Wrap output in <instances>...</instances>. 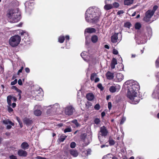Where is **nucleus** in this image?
<instances>
[{"label":"nucleus","instance_id":"nucleus-30","mask_svg":"<svg viewBox=\"0 0 159 159\" xmlns=\"http://www.w3.org/2000/svg\"><path fill=\"white\" fill-rule=\"evenodd\" d=\"M66 39V40H69L70 39V37L69 35H66L65 37L63 35H61L58 38V40H65Z\"/></svg>","mask_w":159,"mask_h":159},{"label":"nucleus","instance_id":"nucleus-57","mask_svg":"<svg viewBox=\"0 0 159 159\" xmlns=\"http://www.w3.org/2000/svg\"><path fill=\"white\" fill-rule=\"evenodd\" d=\"M17 91L19 92V93L18 94V96L19 97V99H20L21 98V95H20L21 91L20 90L18 89Z\"/></svg>","mask_w":159,"mask_h":159},{"label":"nucleus","instance_id":"nucleus-47","mask_svg":"<svg viewBox=\"0 0 159 159\" xmlns=\"http://www.w3.org/2000/svg\"><path fill=\"white\" fill-rule=\"evenodd\" d=\"M98 36L95 35H93L91 37V40H98Z\"/></svg>","mask_w":159,"mask_h":159},{"label":"nucleus","instance_id":"nucleus-25","mask_svg":"<svg viewBox=\"0 0 159 159\" xmlns=\"http://www.w3.org/2000/svg\"><path fill=\"white\" fill-rule=\"evenodd\" d=\"M70 154L74 157H77L78 155V152L76 150L74 149L70 150Z\"/></svg>","mask_w":159,"mask_h":159},{"label":"nucleus","instance_id":"nucleus-29","mask_svg":"<svg viewBox=\"0 0 159 159\" xmlns=\"http://www.w3.org/2000/svg\"><path fill=\"white\" fill-rule=\"evenodd\" d=\"M134 0H125L124 3L125 5H129L133 4Z\"/></svg>","mask_w":159,"mask_h":159},{"label":"nucleus","instance_id":"nucleus-20","mask_svg":"<svg viewBox=\"0 0 159 159\" xmlns=\"http://www.w3.org/2000/svg\"><path fill=\"white\" fill-rule=\"evenodd\" d=\"M17 154L20 157H25L27 155V152L21 149L18 151Z\"/></svg>","mask_w":159,"mask_h":159},{"label":"nucleus","instance_id":"nucleus-62","mask_svg":"<svg viewBox=\"0 0 159 159\" xmlns=\"http://www.w3.org/2000/svg\"><path fill=\"white\" fill-rule=\"evenodd\" d=\"M36 158L37 159H46V158L44 157H42L40 156H37L36 157Z\"/></svg>","mask_w":159,"mask_h":159},{"label":"nucleus","instance_id":"nucleus-32","mask_svg":"<svg viewBox=\"0 0 159 159\" xmlns=\"http://www.w3.org/2000/svg\"><path fill=\"white\" fill-rule=\"evenodd\" d=\"M21 38L18 35H15L11 37L9 40H20Z\"/></svg>","mask_w":159,"mask_h":159},{"label":"nucleus","instance_id":"nucleus-14","mask_svg":"<svg viewBox=\"0 0 159 159\" xmlns=\"http://www.w3.org/2000/svg\"><path fill=\"white\" fill-rule=\"evenodd\" d=\"M159 94V87L157 86L153 91L152 94V97L153 98H158Z\"/></svg>","mask_w":159,"mask_h":159},{"label":"nucleus","instance_id":"nucleus-17","mask_svg":"<svg viewBox=\"0 0 159 159\" xmlns=\"http://www.w3.org/2000/svg\"><path fill=\"white\" fill-rule=\"evenodd\" d=\"M122 35L120 33H115L111 37V40H121Z\"/></svg>","mask_w":159,"mask_h":159},{"label":"nucleus","instance_id":"nucleus-37","mask_svg":"<svg viewBox=\"0 0 159 159\" xmlns=\"http://www.w3.org/2000/svg\"><path fill=\"white\" fill-rule=\"evenodd\" d=\"M141 27V25L139 23H137L135 25V27L136 29H139Z\"/></svg>","mask_w":159,"mask_h":159},{"label":"nucleus","instance_id":"nucleus-15","mask_svg":"<svg viewBox=\"0 0 159 159\" xmlns=\"http://www.w3.org/2000/svg\"><path fill=\"white\" fill-rule=\"evenodd\" d=\"M111 2V1L109 0H106L105 2L106 5L104 7V9L107 10H108L113 8V6L112 4H109V2Z\"/></svg>","mask_w":159,"mask_h":159},{"label":"nucleus","instance_id":"nucleus-3","mask_svg":"<svg viewBox=\"0 0 159 159\" xmlns=\"http://www.w3.org/2000/svg\"><path fill=\"white\" fill-rule=\"evenodd\" d=\"M7 16L12 23L17 22L20 19V13L18 12L17 10H9L7 14Z\"/></svg>","mask_w":159,"mask_h":159},{"label":"nucleus","instance_id":"nucleus-40","mask_svg":"<svg viewBox=\"0 0 159 159\" xmlns=\"http://www.w3.org/2000/svg\"><path fill=\"white\" fill-rule=\"evenodd\" d=\"M146 43V40H137L136 42V43L138 44L144 43Z\"/></svg>","mask_w":159,"mask_h":159},{"label":"nucleus","instance_id":"nucleus-60","mask_svg":"<svg viewBox=\"0 0 159 159\" xmlns=\"http://www.w3.org/2000/svg\"><path fill=\"white\" fill-rule=\"evenodd\" d=\"M100 80L99 79L98 77H96V78L94 79V80H93L94 81V82L95 83H97L98 82H99Z\"/></svg>","mask_w":159,"mask_h":159},{"label":"nucleus","instance_id":"nucleus-50","mask_svg":"<svg viewBox=\"0 0 159 159\" xmlns=\"http://www.w3.org/2000/svg\"><path fill=\"white\" fill-rule=\"evenodd\" d=\"M9 158L10 159H17L16 157L13 155L10 156Z\"/></svg>","mask_w":159,"mask_h":159},{"label":"nucleus","instance_id":"nucleus-16","mask_svg":"<svg viewBox=\"0 0 159 159\" xmlns=\"http://www.w3.org/2000/svg\"><path fill=\"white\" fill-rule=\"evenodd\" d=\"M124 78V76L123 74L120 73H117L116 74L115 80L116 82H120L122 81Z\"/></svg>","mask_w":159,"mask_h":159},{"label":"nucleus","instance_id":"nucleus-19","mask_svg":"<svg viewBox=\"0 0 159 159\" xmlns=\"http://www.w3.org/2000/svg\"><path fill=\"white\" fill-rule=\"evenodd\" d=\"M96 32V29L95 28L91 27L87 28L84 30V33L85 34L86 33L91 34L95 33Z\"/></svg>","mask_w":159,"mask_h":159},{"label":"nucleus","instance_id":"nucleus-11","mask_svg":"<svg viewBox=\"0 0 159 159\" xmlns=\"http://www.w3.org/2000/svg\"><path fill=\"white\" fill-rule=\"evenodd\" d=\"M153 12H152L151 10H148L146 13V16L143 18V20L146 22H148L149 19L151 18L154 14Z\"/></svg>","mask_w":159,"mask_h":159},{"label":"nucleus","instance_id":"nucleus-63","mask_svg":"<svg viewBox=\"0 0 159 159\" xmlns=\"http://www.w3.org/2000/svg\"><path fill=\"white\" fill-rule=\"evenodd\" d=\"M12 101L14 102H15L16 101V98L15 97H12Z\"/></svg>","mask_w":159,"mask_h":159},{"label":"nucleus","instance_id":"nucleus-7","mask_svg":"<svg viewBox=\"0 0 159 159\" xmlns=\"http://www.w3.org/2000/svg\"><path fill=\"white\" fill-rule=\"evenodd\" d=\"M81 56L83 59L87 62H93L94 60L92 56L89 55L88 53L86 52H83L81 54Z\"/></svg>","mask_w":159,"mask_h":159},{"label":"nucleus","instance_id":"nucleus-33","mask_svg":"<svg viewBox=\"0 0 159 159\" xmlns=\"http://www.w3.org/2000/svg\"><path fill=\"white\" fill-rule=\"evenodd\" d=\"M34 113L36 116H39L41 115L42 112L40 110H37L34 111Z\"/></svg>","mask_w":159,"mask_h":159},{"label":"nucleus","instance_id":"nucleus-53","mask_svg":"<svg viewBox=\"0 0 159 159\" xmlns=\"http://www.w3.org/2000/svg\"><path fill=\"white\" fill-rule=\"evenodd\" d=\"M10 106L8 107V111L9 112H11L13 111V110Z\"/></svg>","mask_w":159,"mask_h":159},{"label":"nucleus","instance_id":"nucleus-55","mask_svg":"<svg viewBox=\"0 0 159 159\" xmlns=\"http://www.w3.org/2000/svg\"><path fill=\"white\" fill-rule=\"evenodd\" d=\"M118 51L117 50L115 49H114L113 50V53L114 54H115V55H117L118 54Z\"/></svg>","mask_w":159,"mask_h":159},{"label":"nucleus","instance_id":"nucleus-18","mask_svg":"<svg viewBox=\"0 0 159 159\" xmlns=\"http://www.w3.org/2000/svg\"><path fill=\"white\" fill-rule=\"evenodd\" d=\"M3 122L4 124L7 125V128L8 129H10L11 127V126L14 125V123L9 120H3Z\"/></svg>","mask_w":159,"mask_h":159},{"label":"nucleus","instance_id":"nucleus-34","mask_svg":"<svg viewBox=\"0 0 159 159\" xmlns=\"http://www.w3.org/2000/svg\"><path fill=\"white\" fill-rule=\"evenodd\" d=\"M97 75L95 73H93L91 75L90 79L92 81H93L97 77Z\"/></svg>","mask_w":159,"mask_h":159},{"label":"nucleus","instance_id":"nucleus-61","mask_svg":"<svg viewBox=\"0 0 159 159\" xmlns=\"http://www.w3.org/2000/svg\"><path fill=\"white\" fill-rule=\"evenodd\" d=\"M25 72L27 73H29L30 72V70L28 67H26L25 68Z\"/></svg>","mask_w":159,"mask_h":159},{"label":"nucleus","instance_id":"nucleus-28","mask_svg":"<svg viewBox=\"0 0 159 159\" xmlns=\"http://www.w3.org/2000/svg\"><path fill=\"white\" fill-rule=\"evenodd\" d=\"M86 98L88 100L91 101L94 98V96L93 93H90L87 94Z\"/></svg>","mask_w":159,"mask_h":159},{"label":"nucleus","instance_id":"nucleus-22","mask_svg":"<svg viewBox=\"0 0 159 159\" xmlns=\"http://www.w3.org/2000/svg\"><path fill=\"white\" fill-rule=\"evenodd\" d=\"M23 122L27 126H29L32 123V120L27 118H25L23 119Z\"/></svg>","mask_w":159,"mask_h":159},{"label":"nucleus","instance_id":"nucleus-12","mask_svg":"<svg viewBox=\"0 0 159 159\" xmlns=\"http://www.w3.org/2000/svg\"><path fill=\"white\" fill-rule=\"evenodd\" d=\"M120 86L118 84L114 85L111 86L109 89L110 91L112 93L118 92L120 89Z\"/></svg>","mask_w":159,"mask_h":159},{"label":"nucleus","instance_id":"nucleus-39","mask_svg":"<svg viewBox=\"0 0 159 159\" xmlns=\"http://www.w3.org/2000/svg\"><path fill=\"white\" fill-rule=\"evenodd\" d=\"M71 122L75 124L76 127H78L80 125L78 123L76 120H72Z\"/></svg>","mask_w":159,"mask_h":159},{"label":"nucleus","instance_id":"nucleus-64","mask_svg":"<svg viewBox=\"0 0 159 159\" xmlns=\"http://www.w3.org/2000/svg\"><path fill=\"white\" fill-rule=\"evenodd\" d=\"M156 65L157 67H159V62H156Z\"/></svg>","mask_w":159,"mask_h":159},{"label":"nucleus","instance_id":"nucleus-4","mask_svg":"<svg viewBox=\"0 0 159 159\" xmlns=\"http://www.w3.org/2000/svg\"><path fill=\"white\" fill-rule=\"evenodd\" d=\"M127 96L129 99V102L131 104H137L140 100L138 93L134 91L133 93L127 92Z\"/></svg>","mask_w":159,"mask_h":159},{"label":"nucleus","instance_id":"nucleus-43","mask_svg":"<svg viewBox=\"0 0 159 159\" xmlns=\"http://www.w3.org/2000/svg\"><path fill=\"white\" fill-rule=\"evenodd\" d=\"M111 63L114 64L115 65H116L117 64V60L115 58H113L112 59V61H111Z\"/></svg>","mask_w":159,"mask_h":159},{"label":"nucleus","instance_id":"nucleus-5","mask_svg":"<svg viewBox=\"0 0 159 159\" xmlns=\"http://www.w3.org/2000/svg\"><path fill=\"white\" fill-rule=\"evenodd\" d=\"M108 131L105 126L100 127V130L98 134V138L100 141L102 140V137H105L107 135Z\"/></svg>","mask_w":159,"mask_h":159},{"label":"nucleus","instance_id":"nucleus-38","mask_svg":"<svg viewBox=\"0 0 159 159\" xmlns=\"http://www.w3.org/2000/svg\"><path fill=\"white\" fill-rule=\"evenodd\" d=\"M67 137V136L66 135H62L61 136L59 139L60 141L62 142H63Z\"/></svg>","mask_w":159,"mask_h":159},{"label":"nucleus","instance_id":"nucleus-59","mask_svg":"<svg viewBox=\"0 0 159 159\" xmlns=\"http://www.w3.org/2000/svg\"><path fill=\"white\" fill-rule=\"evenodd\" d=\"M18 84L20 85H21L22 84V83L21 80V79H19L18 80Z\"/></svg>","mask_w":159,"mask_h":159},{"label":"nucleus","instance_id":"nucleus-9","mask_svg":"<svg viewBox=\"0 0 159 159\" xmlns=\"http://www.w3.org/2000/svg\"><path fill=\"white\" fill-rule=\"evenodd\" d=\"M75 111V109L71 106H67L65 109V114L68 115H72Z\"/></svg>","mask_w":159,"mask_h":159},{"label":"nucleus","instance_id":"nucleus-52","mask_svg":"<svg viewBox=\"0 0 159 159\" xmlns=\"http://www.w3.org/2000/svg\"><path fill=\"white\" fill-rule=\"evenodd\" d=\"M17 82V80L15 79L14 81H12L11 82V85H15L16 84Z\"/></svg>","mask_w":159,"mask_h":159},{"label":"nucleus","instance_id":"nucleus-46","mask_svg":"<svg viewBox=\"0 0 159 159\" xmlns=\"http://www.w3.org/2000/svg\"><path fill=\"white\" fill-rule=\"evenodd\" d=\"M100 122V120L98 118H96L94 120V123L97 125Z\"/></svg>","mask_w":159,"mask_h":159},{"label":"nucleus","instance_id":"nucleus-23","mask_svg":"<svg viewBox=\"0 0 159 159\" xmlns=\"http://www.w3.org/2000/svg\"><path fill=\"white\" fill-rule=\"evenodd\" d=\"M19 33L21 34L22 36V38L23 37V36L25 37H24V38H23L22 39H27V37H28V33L26 32L25 31H23L21 30H20L19 31Z\"/></svg>","mask_w":159,"mask_h":159},{"label":"nucleus","instance_id":"nucleus-35","mask_svg":"<svg viewBox=\"0 0 159 159\" xmlns=\"http://www.w3.org/2000/svg\"><path fill=\"white\" fill-rule=\"evenodd\" d=\"M72 131V129L70 127H68L64 129V133L70 132Z\"/></svg>","mask_w":159,"mask_h":159},{"label":"nucleus","instance_id":"nucleus-56","mask_svg":"<svg viewBox=\"0 0 159 159\" xmlns=\"http://www.w3.org/2000/svg\"><path fill=\"white\" fill-rule=\"evenodd\" d=\"M108 108L109 110H110L111 108V102H109L108 104Z\"/></svg>","mask_w":159,"mask_h":159},{"label":"nucleus","instance_id":"nucleus-48","mask_svg":"<svg viewBox=\"0 0 159 159\" xmlns=\"http://www.w3.org/2000/svg\"><path fill=\"white\" fill-rule=\"evenodd\" d=\"M75 143L74 142H73L70 143V147L72 148H74L75 147Z\"/></svg>","mask_w":159,"mask_h":159},{"label":"nucleus","instance_id":"nucleus-27","mask_svg":"<svg viewBox=\"0 0 159 159\" xmlns=\"http://www.w3.org/2000/svg\"><path fill=\"white\" fill-rule=\"evenodd\" d=\"M21 147L23 149L26 150L28 148L29 145L27 143L24 142L21 144Z\"/></svg>","mask_w":159,"mask_h":159},{"label":"nucleus","instance_id":"nucleus-26","mask_svg":"<svg viewBox=\"0 0 159 159\" xmlns=\"http://www.w3.org/2000/svg\"><path fill=\"white\" fill-rule=\"evenodd\" d=\"M106 76L107 79L112 80L114 77V74L108 71L106 74Z\"/></svg>","mask_w":159,"mask_h":159},{"label":"nucleus","instance_id":"nucleus-8","mask_svg":"<svg viewBox=\"0 0 159 159\" xmlns=\"http://www.w3.org/2000/svg\"><path fill=\"white\" fill-rule=\"evenodd\" d=\"M26 11L29 12L34 8V3L30 1L26 2L25 3Z\"/></svg>","mask_w":159,"mask_h":159},{"label":"nucleus","instance_id":"nucleus-58","mask_svg":"<svg viewBox=\"0 0 159 159\" xmlns=\"http://www.w3.org/2000/svg\"><path fill=\"white\" fill-rule=\"evenodd\" d=\"M66 48H69V40H66Z\"/></svg>","mask_w":159,"mask_h":159},{"label":"nucleus","instance_id":"nucleus-44","mask_svg":"<svg viewBox=\"0 0 159 159\" xmlns=\"http://www.w3.org/2000/svg\"><path fill=\"white\" fill-rule=\"evenodd\" d=\"M113 6V7L117 8L119 6V4L118 3L116 2H115L112 4Z\"/></svg>","mask_w":159,"mask_h":159},{"label":"nucleus","instance_id":"nucleus-51","mask_svg":"<svg viewBox=\"0 0 159 159\" xmlns=\"http://www.w3.org/2000/svg\"><path fill=\"white\" fill-rule=\"evenodd\" d=\"M126 120V118L125 117H123L121 120V121H120V124H123V123H124V122Z\"/></svg>","mask_w":159,"mask_h":159},{"label":"nucleus","instance_id":"nucleus-54","mask_svg":"<svg viewBox=\"0 0 159 159\" xmlns=\"http://www.w3.org/2000/svg\"><path fill=\"white\" fill-rule=\"evenodd\" d=\"M86 153L87 154V155L90 154L91 152V150L89 149H87L86 151Z\"/></svg>","mask_w":159,"mask_h":159},{"label":"nucleus","instance_id":"nucleus-42","mask_svg":"<svg viewBox=\"0 0 159 159\" xmlns=\"http://www.w3.org/2000/svg\"><path fill=\"white\" fill-rule=\"evenodd\" d=\"M97 87L100 89L101 91H102L104 89V88L102 86L101 84H99L97 85Z\"/></svg>","mask_w":159,"mask_h":159},{"label":"nucleus","instance_id":"nucleus-45","mask_svg":"<svg viewBox=\"0 0 159 159\" xmlns=\"http://www.w3.org/2000/svg\"><path fill=\"white\" fill-rule=\"evenodd\" d=\"M94 108L95 109L98 110L100 109V106L99 104H97L94 106Z\"/></svg>","mask_w":159,"mask_h":159},{"label":"nucleus","instance_id":"nucleus-31","mask_svg":"<svg viewBox=\"0 0 159 159\" xmlns=\"http://www.w3.org/2000/svg\"><path fill=\"white\" fill-rule=\"evenodd\" d=\"M12 100V97L11 95L8 96L7 97V103L9 106H11V101Z\"/></svg>","mask_w":159,"mask_h":159},{"label":"nucleus","instance_id":"nucleus-10","mask_svg":"<svg viewBox=\"0 0 159 159\" xmlns=\"http://www.w3.org/2000/svg\"><path fill=\"white\" fill-rule=\"evenodd\" d=\"M59 106L58 104L56 103L53 105H51L47 107V108L48 110V113L51 111H56L59 108Z\"/></svg>","mask_w":159,"mask_h":159},{"label":"nucleus","instance_id":"nucleus-13","mask_svg":"<svg viewBox=\"0 0 159 159\" xmlns=\"http://www.w3.org/2000/svg\"><path fill=\"white\" fill-rule=\"evenodd\" d=\"M35 93L37 94L35 96L36 98L39 100H40L43 95V92L41 89H39L38 90L36 91Z\"/></svg>","mask_w":159,"mask_h":159},{"label":"nucleus","instance_id":"nucleus-21","mask_svg":"<svg viewBox=\"0 0 159 159\" xmlns=\"http://www.w3.org/2000/svg\"><path fill=\"white\" fill-rule=\"evenodd\" d=\"M21 40H9L10 45L12 47L17 46L20 42Z\"/></svg>","mask_w":159,"mask_h":159},{"label":"nucleus","instance_id":"nucleus-6","mask_svg":"<svg viewBox=\"0 0 159 159\" xmlns=\"http://www.w3.org/2000/svg\"><path fill=\"white\" fill-rule=\"evenodd\" d=\"M92 135L91 134L86 135L85 134H81V138L82 141L85 143V145H88L91 141Z\"/></svg>","mask_w":159,"mask_h":159},{"label":"nucleus","instance_id":"nucleus-2","mask_svg":"<svg viewBox=\"0 0 159 159\" xmlns=\"http://www.w3.org/2000/svg\"><path fill=\"white\" fill-rule=\"evenodd\" d=\"M125 85H127V92L133 93L134 91L138 93L139 86L137 81L132 80H128L125 83Z\"/></svg>","mask_w":159,"mask_h":159},{"label":"nucleus","instance_id":"nucleus-49","mask_svg":"<svg viewBox=\"0 0 159 159\" xmlns=\"http://www.w3.org/2000/svg\"><path fill=\"white\" fill-rule=\"evenodd\" d=\"M158 7L157 6H155L153 7V9L152 10H151L152 12H153V13H154L155 11L157 9Z\"/></svg>","mask_w":159,"mask_h":159},{"label":"nucleus","instance_id":"nucleus-1","mask_svg":"<svg viewBox=\"0 0 159 159\" xmlns=\"http://www.w3.org/2000/svg\"><path fill=\"white\" fill-rule=\"evenodd\" d=\"M100 14L99 8L95 7H90L85 12V20L89 23H96L99 20Z\"/></svg>","mask_w":159,"mask_h":159},{"label":"nucleus","instance_id":"nucleus-36","mask_svg":"<svg viewBox=\"0 0 159 159\" xmlns=\"http://www.w3.org/2000/svg\"><path fill=\"white\" fill-rule=\"evenodd\" d=\"M108 142L109 144L111 145H114L115 143L113 139H112L111 137L109 138Z\"/></svg>","mask_w":159,"mask_h":159},{"label":"nucleus","instance_id":"nucleus-41","mask_svg":"<svg viewBox=\"0 0 159 159\" xmlns=\"http://www.w3.org/2000/svg\"><path fill=\"white\" fill-rule=\"evenodd\" d=\"M131 24L129 22H127L125 23L124 26L128 28H129L131 26Z\"/></svg>","mask_w":159,"mask_h":159},{"label":"nucleus","instance_id":"nucleus-24","mask_svg":"<svg viewBox=\"0 0 159 159\" xmlns=\"http://www.w3.org/2000/svg\"><path fill=\"white\" fill-rule=\"evenodd\" d=\"M102 159H117V158L110 154H108L103 157Z\"/></svg>","mask_w":159,"mask_h":159}]
</instances>
